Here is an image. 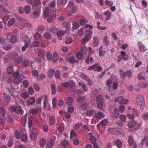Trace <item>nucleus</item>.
Masks as SVG:
<instances>
[{
	"label": "nucleus",
	"instance_id": "12",
	"mask_svg": "<svg viewBox=\"0 0 148 148\" xmlns=\"http://www.w3.org/2000/svg\"><path fill=\"white\" fill-rule=\"evenodd\" d=\"M3 98L4 99V103L6 104H8L10 100V97L7 94H4L3 95Z\"/></svg>",
	"mask_w": 148,
	"mask_h": 148
},
{
	"label": "nucleus",
	"instance_id": "38",
	"mask_svg": "<svg viewBox=\"0 0 148 148\" xmlns=\"http://www.w3.org/2000/svg\"><path fill=\"white\" fill-rule=\"evenodd\" d=\"M51 93L53 95H55L56 94V86L53 84H52L51 86Z\"/></svg>",
	"mask_w": 148,
	"mask_h": 148
},
{
	"label": "nucleus",
	"instance_id": "2",
	"mask_svg": "<svg viewBox=\"0 0 148 148\" xmlns=\"http://www.w3.org/2000/svg\"><path fill=\"white\" fill-rule=\"evenodd\" d=\"M74 2L72 1H70L68 3L67 7L66 10L68 11L71 10L73 13H75L78 10V9L76 6L74 5Z\"/></svg>",
	"mask_w": 148,
	"mask_h": 148
},
{
	"label": "nucleus",
	"instance_id": "34",
	"mask_svg": "<svg viewBox=\"0 0 148 148\" xmlns=\"http://www.w3.org/2000/svg\"><path fill=\"white\" fill-rule=\"evenodd\" d=\"M41 37V35L39 32H36L34 36V38L36 40H39Z\"/></svg>",
	"mask_w": 148,
	"mask_h": 148
},
{
	"label": "nucleus",
	"instance_id": "8",
	"mask_svg": "<svg viewBox=\"0 0 148 148\" xmlns=\"http://www.w3.org/2000/svg\"><path fill=\"white\" fill-rule=\"evenodd\" d=\"M138 45L140 51L143 52L147 50L145 46L140 41L138 42Z\"/></svg>",
	"mask_w": 148,
	"mask_h": 148
},
{
	"label": "nucleus",
	"instance_id": "40",
	"mask_svg": "<svg viewBox=\"0 0 148 148\" xmlns=\"http://www.w3.org/2000/svg\"><path fill=\"white\" fill-rule=\"evenodd\" d=\"M25 11L27 14L30 13L31 11V9L30 6L27 5L25 7Z\"/></svg>",
	"mask_w": 148,
	"mask_h": 148
},
{
	"label": "nucleus",
	"instance_id": "25",
	"mask_svg": "<svg viewBox=\"0 0 148 148\" xmlns=\"http://www.w3.org/2000/svg\"><path fill=\"white\" fill-rule=\"evenodd\" d=\"M80 52L86 56L87 53V47L85 46L82 47L81 48V51Z\"/></svg>",
	"mask_w": 148,
	"mask_h": 148
},
{
	"label": "nucleus",
	"instance_id": "36",
	"mask_svg": "<svg viewBox=\"0 0 148 148\" xmlns=\"http://www.w3.org/2000/svg\"><path fill=\"white\" fill-rule=\"evenodd\" d=\"M87 19L85 18H83L80 21V24L82 25H85L87 23H88Z\"/></svg>",
	"mask_w": 148,
	"mask_h": 148
},
{
	"label": "nucleus",
	"instance_id": "53",
	"mask_svg": "<svg viewBox=\"0 0 148 148\" xmlns=\"http://www.w3.org/2000/svg\"><path fill=\"white\" fill-rule=\"evenodd\" d=\"M28 92L29 95H32L34 92V89L32 87H30L29 88L28 90Z\"/></svg>",
	"mask_w": 148,
	"mask_h": 148
},
{
	"label": "nucleus",
	"instance_id": "49",
	"mask_svg": "<svg viewBox=\"0 0 148 148\" xmlns=\"http://www.w3.org/2000/svg\"><path fill=\"white\" fill-rule=\"evenodd\" d=\"M141 118L144 120H148V112H145L142 116Z\"/></svg>",
	"mask_w": 148,
	"mask_h": 148
},
{
	"label": "nucleus",
	"instance_id": "55",
	"mask_svg": "<svg viewBox=\"0 0 148 148\" xmlns=\"http://www.w3.org/2000/svg\"><path fill=\"white\" fill-rule=\"evenodd\" d=\"M100 123L102 126H105L107 124L108 120L107 119H104L101 121Z\"/></svg>",
	"mask_w": 148,
	"mask_h": 148
},
{
	"label": "nucleus",
	"instance_id": "14",
	"mask_svg": "<svg viewBox=\"0 0 148 148\" xmlns=\"http://www.w3.org/2000/svg\"><path fill=\"white\" fill-rule=\"evenodd\" d=\"M136 124V122L134 120H131L128 123L127 126L129 128H132L135 126Z\"/></svg>",
	"mask_w": 148,
	"mask_h": 148
},
{
	"label": "nucleus",
	"instance_id": "33",
	"mask_svg": "<svg viewBox=\"0 0 148 148\" xmlns=\"http://www.w3.org/2000/svg\"><path fill=\"white\" fill-rule=\"evenodd\" d=\"M140 87L142 88H146L148 86V83L146 82H143L140 84Z\"/></svg>",
	"mask_w": 148,
	"mask_h": 148
},
{
	"label": "nucleus",
	"instance_id": "7",
	"mask_svg": "<svg viewBox=\"0 0 148 148\" xmlns=\"http://www.w3.org/2000/svg\"><path fill=\"white\" fill-rule=\"evenodd\" d=\"M12 59L17 64L21 63L22 60V59L17 55H14L12 57Z\"/></svg>",
	"mask_w": 148,
	"mask_h": 148
},
{
	"label": "nucleus",
	"instance_id": "3",
	"mask_svg": "<svg viewBox=\"0 0 148 148\" xmlns=\"http://www.w3.org/2000/svg\"><path fill=\"white\" fill-rule=\"evenodd\" d=\"M136 101L140 109H143L145 107L144 98L142 95H138L136 97Z\"/></svg>",
	"mask_w": 148,
	"mask_h": 148
},
{
	"label": "nucleus",
	"instance_id": "22",
	"mask_svg": "<svg viewBox=\"0 0 148 148\" xmlns=\"http://www.w3.org/2000/svg\"><path fill=\"white\" fill-rule=\"evenodd\" d=\"M121 55L119 56H121L122 59L125 60H127L128 59V57L126 56V54L125 52L124 51H121L120 53Z\"/></svg>",
	"mask_w": 148,
	"mask_h": 148
},
{
	"label": "nucleus",
	"instance_id": "48",
	"mask_svg": "<svg viewBox=\"0 0 148 148\" xmlns=\"http://www.w3.org/2000/svg\"><path fill=\"white\" fill-rule=\"evenodd\" d=\"M90 142L93 144L96 143V139L95 137L93 136H91L90 138Z\"/></svg>",
	"mask_w": 148,
	"mask_h": 148
},
{
	"label": "nucleus",
	"instance_id": "16",
	"mask_svg": "<svg viewBox=\"0 0 148 148\" xmlns=\"http://www.w3.org/2000/svg\"><path fill=\"white\" fill-rule=\"evenodd\" d=\"M96 112L95 110L93 109H91L87 110L86 113V115L87 116H90L94 114Z\"/></svg>",
	"mask_w": 148,
	"mask_h": 148
},
{
	"label": "nucleus",
	"instance_id": "31",
	"mask_svg": "<svg viewBox=\"0 0 148 148\" xmlns=\"http://www.w3.org/2000/svg\"><path fill=\"white\" fill-rule=\"evenodd\" d=\"M91 37L85 36V37L82 40V42L83 43H85L91 39Z\"/></svg>",
	"mask_w": 148,
	"mask_h": 148
},
{
	"label": "nucleus",
	"instance_id": "58",
	"mask_svg": "<svg viewBox=\"0 0 148 148\" xmlns=\"http://www.w3.org/2000/svg\"><path fill=\"white\" fill-rule=\"evenodd\" d=\"M95 19H101L102 18L103 16L102 15L100 14L99 13L95 12Z\"/></svg>",
	"mask_w": 148,
	"mask_h": 148
},
{
	"label": "nucleus",
	"instance_id": "28",
	"mask_svg": "<svg viewBox=\"0 0 148 148\" xmlns=\"http://www.w3.org/2000/svg\"><path fill=\"white\" fill-rule=\"evenodd\" d=\"M92 34V31L90 29H87L85 32V35L86 36L91 37Z\"/></svg>",
	"mask_w": 148,
	"mask_h": 148
},
{
	"label": "nucleus",
	"instance_id": "11",
	"mask_svg": "<svg viewBox=\"0 0 148 148\" xmlns=\"http://www.w3.org/2000/svg\"><path fill=\"white\" fill-rule=\"evenodd\" d=\"M119 111L117 108L115 109L114 110L113 113L111 115L112 117L114 118H118L119 116Z\"/></svg>",
	"mask_w": 148,
	"mask_h": 148
},
{
	"label": "nucleus",
	"instance_id": "41",
	"mask_svg": "<svg viewBox=\"0 0 148 148\" xmlns=\"http://www.w3.org/2000/svg\"><path fill=\"white\" fill-rule=\"evenodd\" d=\"M6 114V111L4 108L3 107L0 108V114L2 115L3 116H4Z\"/></svg>",
	"mask_w": 148,
	"mask_h": 148
},
{
	"label": "nucleus",
	"instance_id": "39",
	"mask_svg": "<svg viewBox=\"0 0 148 148\" xmlns=\"http://www.w3.org/2000/svg\"><path fill=\"white\" fill-rule=\"evenodd\" d=\"M44 100L43 103V104L44 105V108H45L46 107V106L48 104V97L46 95H44Z\"/></svg>",
	"mask_w": 148,
	"mask_h": 148
},
{
	"label": "nucleus",
	"instance_id": "54",
	"mask_svg": "<svg viewBox=\"0 0 148 148\" xmlns=\"http://www.w3.org/2000/svg\"><path fill=\"white\" fill-rule=\"evenodd\" d=\"M44 36L45 38L47 39H50L51 37V34L48 32L45 33L44 35Z\"/></svg>",
	"mask_w": 148,
	"mask_h": 148
},
{
	"label": "nucleus",
	"instance_id": "60",
	"mask_svg": "<svg viewBox=\"0 0 148 148\" xmlns=\"http://www.w3.org/2000/svg\"><path fill=\"white\" fill-rule=\"evenodd\" d=\"M46 57L49 61H50L52 58V55L49 52L46 53Z\"/></svg>",
	"mask_w": 148,
	"mask_h": 148
},
{
	"label": "nucleus",
	"instance_id": "47",
	"mask_svg": "<svg viewBox=\"0 0 148 148\" xmlns=\"http://www.w3.org/2000/svg\"><path fill=\"white\" fill-rule=\"evenodd\" d=\"M31 43V41H29L28 43L26 42L25 45L22 47V50L23 51H24L28 47V46L29 45L30 43Z\"/></svg>",
	"mask_w": 148,
	"mask_h": 148
},
{
	"label": "nucleus",
	"instance_id": "21",
	"mask_svg": "<svg viewBox=\"0 0 148 148\" xmlns=\"http://www.w3.org/2000/svg\"><path fill=\"white\" fill-rule=\"evenodd\" d=\"M15 22V19L14 18H12L8 21L7 25L9 27L12 26Z\"/></svg>",
	"mask_w": 148,
	"mask_h": 148
},
{
	"label": "nucleus",
	"instance_id": "62",
	"mask_svg": "<svg viewBox=\"0 0 148 148\" xmlns=\"http://www.w3.org/2000/svg\"><path fill=\"white\" fill-rule=\"evenodd\" d=\"M118 135L121 137H123L124 136L125 132V131L122 130H120L118 132Z\"/></svg>",
	"mask_w": 148,
	"mask_h": 148
},
{
	"label": "nucleus",
	"instance_id": "51",
	"mask_svg": "<svg viewBox=\"0 0 148 148\" xmlns=\"http://www.w3.org/2000/svg\"><path fill=\"white\" fill-rule=\"evenodd\" d=\"M85 100V97H79L77 99V101L79 103H82Z\"/></svg>",
	"mask_w": 148,
	"mask_h": 148
},
{
	"label": "nucleus",
	"instance_id": "27",
	"mask_svg": "<svg viewBox=\"0 0 148 148\" xmlns=\"http://www.w3.org/2000/svg\"><path fill=\"white\" fill-rule=\"evenodd\" d=\"M66 102L68 105H71L72 104L73 102V99L72 97H69L67 98Z\"/></svg>",
	"mask_w": 148,
	"mask_h": 148
},
{
	"label": "nucleus",
	"instance_id": "32",
	"mask_svg": "<svg viewBox=\"0 0 148 148\" xmlns=\"http://www.w3.org/2000/svg\"><path fill=\"white\" fill-rule=\"evenodd\" d=\"M103 42L104 45L106 46L108 45L109 44V41L107 36H105L103 38Z\"/></svg>",
	"mask_w": 148,
	"mask_h": 148
},
{
	"label": "nucleus",
	"instance_id": "63",
	"mask_svg": "<svg viewBox=\"0 0 148 148\" xmlns=\"http://www.w3.org/2000/svg\"><path fill=\"white\" fill-rule=\"evenodd\" d=\"M126 116L123 114H121L120 116V119L123 122H125L126 120Z\"/></svg>",
	"mask_w": 148,
	"mask_h": 148
},
{
	"label": "nucleus",
	"instance_id": "15",
	"mask_svg": "<svg viewBox=\"0 0 148 148\" xmlns=\"http://www.w3.org/2000/svg\"><path fill=\"white\" fill-rule=\"evenodd\" d=\"M95 116L97 118L101 119L104 118L105 116V115L102 112H98L95 114Z\"/></svg>",
	"mask_w": 148,
	"mask_h": 148
},
{
	"label": "nucleus",
	"instance_id": "10",
	"mask_svg": "<svg viewBox=\"0 0 148 148\" xmlns=\"http://www.w3.org/2000/svg\"><path fill=\"white\" fill-rule=\"evenodd\" d=\"M35 101V100L34 97H31L29 99L28 101L26 102V104L27 106L32 105L34 103Z\"/></svg>",
	"mask_w": 148,
	"mask_h": 148
},
{
	"label": "nucleus",
	"instance_id": "52",
	"mask_svg": "<svg viewBox=\"0 0 148 148\" xmlns=\"http://www.w3.org/2000/svg\"><path fill=\"white\" fill-rule=\"evenodd\" d=\"M73 39L71 37H69L67 38L65 40V43L66 44H69L71 43L73 41Z\"/></svg>",
	"mask_w": 148,
	"mask_h": 148
},
{
	"label": "nucleus",
	"instance_id": "56",
	"mask_svg": "<svg viewBox=\"0 0 148 148\" xmlns=\"http://www.w3.org/2000/svg\"><path fill=\"white\" fill-rule=\"evenodd\" d=\"M30 138L32 140H35L36 138V134L34 133H32L30 135Z\"/></svg>",
	"mask_w": 148,
	"mask_h": 148
},
{
	"label": "nucleus",
	"instance_id": "19",
	"mask_svg": "<svg viewBox=\"0 0 148 148\" xmlns=\"http://www.w3.org/2000/svg\"><path fill=\"white\" fill-rule=\"evenodd\" d=\"M79 85L80 86H81L83 90L85 91H87L88 90L87 87L85 84L83 82H80L79 83Z\"/></svg>",
	"mask_w": 148,
	"mask_h": 148
},
{
	"label": "nucleus",
	"instance_id": "46",
	"mask_svg": "<svg viewBox=\"0 0 148 148\" xmlns=\"http://www.w3.org/2000/svg\"><path fill=\"white\" fill-rule=\"evenodd\" d=\"M115 142L116 143L117 147L119 148H121L122 146V142L121 141L119 140H115Z\"/></svg>",
	"mask_w": 148,
	"mask_h": 148
},
{
	"label": "nucleus",
	"instance_id": "23",
	"mask_svg": "<svg viewBox=\"0 0 148 148\" xmlns=\"http://www.w3.org/2000/svg\"><path fill=\"white\" fill-rule=\"evenodd\" d=\"M46 143V140L44 138H42L39 141V145L42 147H44Z\"/></svg>",
	"mask_w": 148,
	"mask_h": 148
},
{
	"label": "nucleus",
	"instance_id": "24",
	"mask_svg": "<svg viewBox=\"0 0 148 148\" xmlns=\"http://www.w3.org/2000/svg\"><path fill=\"white\" fill-rule=\"evenodd\" d=\"M144 143H145L147 146H148V138L146 136H145L144 138L140 142V144L142 145Z\"/></svg>",
	"mask_w": 148,
	"mask_h": 148
},
{
	"label": "nucleus",
	"instance_id": "13",
	"mask_svg": "<svg viewBox=\"0 0 148 148\" xmlns=\"http://www.w3.org/2000/svg\"><path fill=\"white\" fill-rule=\"evenodd\" d=\"M103 15L106 16L105 20H108L111 17V13L108 11H106L103 13Z\"/></svg>",
	"mask_w": 148,
	"mask_h": 148
},
{
	"label": "nucleus",
	"instance_id": "35",
	"mask_svg": "<svg viewBox=\"0 0 148 148\" xmlns=\"http://www.w3.org/2000/svg\"><path fill=\"white\" fill-rule=\"evenodd\" d=\"M33 17L35 18H37L39 15V12L38 11H35L32 14Z\"/></svg>",
	"mask_w": 148,
	"mask_h": 148
},
{
	"label": "nucleus",
	"instance_id": "26",
	"mask_svg": "<svg viewBox=\"0 0 148 148\" xmlns=\"http://www.w3.org/2000/svg\"><path fill=\"white\" fill-rule=\"evenodd\" d=\"M93 43L95 46H97L99 45V42L98 40V38L97 36H94Z\"/></svg>",
	"mask_w": 148,
	"mask_h": 148
},
{
	"label": "nucleus",
	"instance_id": "17",
	"mask_svg": "<svg viewBox=\"0 0 148 148\" xmlns=\"http://www.w3.org/2000/svg\"><path fill=\"white\" fill-rule=\"evenodd\" d=\"M86 56L80 52L78 53L76 55V57L78 60H83Z\"/></svg>",
	"mask_w": 148,
	"mask_h": 148
},
{
	"label": "nucleus",
	"instance_id": "1",
	"mask_svg": "<svg viewBox=\"0 0 148 148\" xmlns=\"http://www.w3.org/2000/svg\"><path fill=\"white\" fill-rule=\"evenodd\" d=\"M15 16L17 20L19 22L17 24V26L21 29H23L25 26L29 27L30 25L29 22L26 19L20 17L18 15L16 14H15Z\"/></svg>",
	"mask_w": 148,
	"mask_h": 148
},
{
	"label": "nucleus",
	"instance_id": "9",
	"mask_svg": "<svg viewBox=\"0 0 148 148\" xmlns=\"http://www.w3.org/2000/svg\"><path fill=\"white\" fill-rule=\"evenodd\" d=\"M139 86L140 84H136L133 85H131L129 87V90L137 91L140 89Z\"/></svg>",
	"mask_w": 148,
	"mask_h": 148
},
{
	"label": "nucleus",
	"instance_id": "6",
	"mask_svg": "<svg viewBox=\"0 0 148 148\" xmlns=\"http://www.w3.org/2000/svg\"><path fill=\"white\" fill-rule=\"evenodd\" d=\"M10 110L13 112H15L16 113H22L23 112V110L21 109L20 106H17L15 108L13 106L12 107L10 108Z\"/></svg>",
	"mask_w": 148,
	"mask_h": 148
},
{
	"label": "nucleus",
	"instance_id": "59",
	"mask_svg": "<svg viewBox=\"0 0 148 148\" xmlns=\"http://www.w3.org/2000/svg\"><path fill=\"white\" fill-rule=\"evenodd\" d=\"M21 97L24 99H26L29 96V95L27 92H23L21 94Z\"/></svg>",
	"mask_w": 148,
	"mask_h": 148
},
{
	"label": "nucleus",
	"instance_id": "50",
	"mask_svg": "<svg viewBox=\"0 0 148 148\" xmlns=\"http://www.w3.org/2000/svg\"><path fill=\"white\" fill-rule=\"evenodd\" d=\"M73 26L72 28L73 29H76L79 27V25L75 22H73Z\"/></svg>",
	"mask_w": 148,
	"mask_h": 148
},
{
	"label": "nucleus",
	"instance_id": "61",
	"mask_svg": "<svg viewBox=\"0 0 148 148\" xmlns=\"http://www.w3.org/2000/svg\"><path fill=\"white\" fill-rule=\"evenodd\" d=\"M67 110L68 113H72L74 111V108L72 106H69L68 107Z\"/></svg>",
	"mask_w": 148,
	"mask_h": 148
},
{
	"label": "nucleus",
	"instance_id": "4",
	"mask_svg": "<svg viewBox=\"0 0 148 148\" xmlns=\"http://www.w3.org/2000/svg\"><path fill=\"white\" fill-rule=\"evenodd\" d=\"M56 139V137L55 136H53L47 142L46 145V148H52L53 145L55 144V141Z\"/></svg>",
	"mask_w": 148,
	"mask_h": 148
},
{
	"label": "nucleus",
	"instance_id": "18",
	"mask_svg": "<svg viewBox=\"0 0 148 148\" xmlns=\"http://www.w3.org/2000/svg\"><path fill=\"white\" fill-rule=\"evenodd\" d=\"M108 131L110 133L112 134H116L118 133V130L116 128H110L108 129Z\"/></svg>",
	"mask_w": 148,
	"mask_h": 148
},
{
	"label": "nucleus",
	"instance_id": "42",
	"mask_svg": "<svg viewBox=\"0 0 148 148\" xmlns=\"http://www.w3.org/2000/svg\"><path fill=\"white\" fill-rule=\"evenodd\" d=\"M103 99L101 95H99L96 98V100L98 103H100L102 102L103 101Z\"/></svg>",
	"mask_w": 148,
	"mask_h": 148
},
{
	"label": "nucleus",
	"instance_id": "45",
	"mask_svg": "<svg viewBox=\"0 0 148 148\" xmlns=\"http://www.w3.org/2000/svg\"><path fill=\"white\" fill-rule=\"evenodd\" d=\"M7 71L9 74H12L14 72L13 67L12 66H10L7 69Z\"/></svg>",
	"mask_w": 148,
	"mask_h": 148
},
{
	"label": "nucleus",
	"instance_id": "5",
	"mask_svg": "<svg viewBox=\"0 0 148 148\" xmlns=\"http://www.w3.org/2000/svg\"><path fill=\"white\" fill-rule=\"evenodd\" d=\"M98 64H94L91 66L89 67L88 70H92L95 71H97L98 72L102 70V68L99 66Z\"/></svg>",
	"mask_w": 148,
	"mask_h": 148
},
{
	"label": "nucleus",
	"instance_id": "30",
	"mask_svg": "<svg viewBox=\"0 0 148 148\" xmlns=\"http://www.w3.org/2000/svg\"><path fill=\"white\" fill-rule=\"evenodd\" d=\"M38 109L40 110H41L42 108L40 107H38V108H33L31 110V112L33 114H35L38 112Z\"/></svg>",
	"mask_w": 148,
	"mask_h": 148
},
{
	"label": "nucleus",
	"instance_id": "57",
	"mask_svg": "<svg viewBox=\"0 0 148 148\" xmlns=\"http://www.w3.org/2000/svg\"><path fill=\"white\" fill-rule=\"evenodd\" d=\"M84 30V29L83 28H80L78 31V35L80 36H82L83 34Z\"/></svg>",
	"mask_w": 148,
	"mask_h": 148
},
{
	"label": "nucleus",
	"instance_id": "43",
	"mask_svg": "<svg viewBox=\"0 0 148 148\" xmlns=\"http://www.w3.org/2000/svg\"><path fill=\"white\" fill-rule=\"evenodd\" d=\"M89 61L92 63L94 62L93 58L91 57H90L89 56H88L86 58V63L88 64H89Z\"/></svg>",
	"mask_w": 148,
	"mask_h": 148
},
{
	"label": "nucleus",
	"instance_id": "37",
	"mask_svg": "<svg viewBox=\"0 0 148 148\" xmlns=\"http://www.w3.org/2000/svg\"><path fill=\"white\" fill-rule=\"evenodd\" d=\"M55 70L53 69H50L48 72V77H52L54 74Z\"/></svg>",
	"mask_w": 148,
	"mask_h": 148
},
{
	"label": "nucleus",
	"instance_id": "44",
	"mask_svg": "<svg viewBox=\"0 0 148 148\" xmlns=\"http://www.w3.org/2000/svg\"><path fill=\"white\" fill-rule=\"evenodd\" d=\"M9 17L8 16H5L2 18L3 23L5 24H6L7 22L9 19Z\"/></svg>",
	"mask_w": 148,
	"mask_h": 148
},
{
	"label": "nucleus",
	"instance_id": "64",
	"mask_svg": "<svg viewBox=\"0 0 148 148\" xmlns=\"http://www.w3.org/2000/svg\"><path fill=\"white\" fill-rule=\"evenodd\" d=\"M53 16L55 17V16L53 14L49 15L47 19V21L49 23L51 22L53 20Z\"/></svg>",
	"mask_w": 148,
	"mask_h": 148
},
{
	"label": "nucleus",
	"instance_id": "20",
	"mask_svg": "<svg viewBox=\"0 0 148 148\" xmlns=\"http://www.w3.org/2000/svg\"><path fill=\"white\" fill-rule=\"evenodd\" d=\"M56 119L55 117L53 116H51L49 118V123L50 125H52L55 123Z\"/></svg>",
	"mask_w": 148,
	"mask_h": 148
},
{
	"label": "nucleus",
	"instance_id": "29",
	"mask_svg": "<svg viewBox=\"0 0 148 148\" xmlns=\"http://www.w3.org/2000/svg\"><path fill=\"white\" fill-rule=\"evenodd\" d=\"M22 81V79L20 77H18L15 78L13 82L15 84H20Z\"/></svg>",
	"mask_w": 148,
	"mask_h": 148
}]
</instances>
